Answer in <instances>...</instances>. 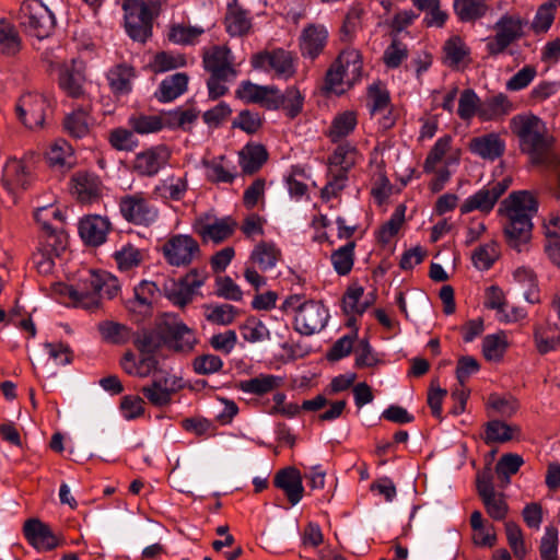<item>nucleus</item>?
Returning <instances> with one entry per match:
<instances>
[{"instance_id": "obj_1", "label": "nucleus", "mask_w": 560, "mask_h": 560, "mask_svg": "<svg viewBox=\"0 0 560 560\" xmlns=\"http://www.w3.org/2000/svg\"><path fill=\"white\" fill-rule=\"evenodd\" d=\"M505 217L503 226L505 242L517 253L528 252L533 236V215L537 212L534 196L521 190L504 199L499 209Z\"/></svg>"}, {"instance_id": "obj_2", "label": "nucleus", "mask_w": 560, "mask_h": 560, "mask_svg": "<svg viewBox=\"0 0 560 560\" xmlns=\"http://www.w3.org/2000/svg\"><path fill=\"white\" fill-rule=\"evenodd\" d=\"M510 127L518 138L521 151L528 155L533 165L547 167L551 163H559L560 154L552 150L553 137L540 118L516 115L511 119Z\"/></svg>"}, {"instance_id": "obj_3", "label": "nucleus", "mask_w": 560, "mask_h": 560, "mask_svg": "<svg viewBox=\"0 0 560 560\" xmlns=\"http://www.w3.org/2000/svg\"><path fill=\"white\" fill-rule=\"evenodd\" d=\"M18 21L21 28L38 39L49 37L56 26L54 13L42 0H24Z\"/></svg>"}, {"instance_id": "obj_4", "label": "nucleus", "mask_w": 560, "mask_h": 560, "mask_svg": "<svg viewBox=\"0 0 560 560\" xmlns=\"http://www.w3.org/2000/svg\"><path fill=\"white\" fill-rule=\"evenodd\" d=\"M527 21L518 13H505L493 25L494 36L487 40V51L490 56L503 54L514 42L525 35Z\"/></svg>"}, {"instance_id": "obj_5", "label": "nucleus", "mask_w": 560, "mask_h": 560, "mask_svg": "<svg viewBox=\"0 0 560 560\" xmlns=\"http://www.w3.org/2000/svg\"><path fill=\"white\" fill-rule=\"evenodd\" d=\"M104 277L89 270L75 284L63 285L60 293L68 296L74 306L86 310L97 308L102 299Z\"/></svg>"}, {"instance_id": "obj_6", "label": "nucleus", "mask_w": 560, "mask_h": 560, "mask_svg": "<svg viewBox=\"0 0 560 560\" xmlns=\"http://www.w3.org/2000/svg\"><path fill=\"white\" fill-rule=\"evenodd\" d=\"M161 319L160 331L164 335V346L182 354L192 352L198 343L194 329L189 328L176 314L165 313Z\"/></svg>"}, {"instance_id": "obj_7", "label": "nucleus", "mask_w": 560, "mask_h": 560, "mask_svg": "<svg viewBox=\"0 0 560 560\" xmlns=\"http://www.w3.org/2000/svg\"><path fill=\"white\" fill-rule=\"evenodd\" d=\"M118 206L121 217L135 225L148 228L159 218V209L150 203L143 192L120 197Z\"/></svg>"}, {"instance_id": "obj_8", "label": "nucleus", "mask_w": 560, "mask_h": 560, "mask_svg": "<svg viewBox=\"0 0 560 560\" xmlns=\"http://www.w3.org/2000/svg\"><path fill=\"white\" fill-rule=\"evenodd\" d=\"M161 250L167 264L174 267H186L200 254L198 242L188 234L172 235Z\"/></svg>"}, {"instance_id": "obj_9", "label": "nucleus", "mask_w": 560, "mask_h": 560, "mask_svg": "<svg viewBox=\"0 0 560 560\" xmlns=\"http://www.w3.org/2000/svg\"><path fill=\"white\" fill-rule=\"evenodd\" d=\"M250 63L254 69L273 71L279 79L287 80L295 73L293 56L283 48L259 51L253 55Z\"/></svg>"}, {"instance_id": "obj_10", "label": "nucleus", "mask_w": 560, "mask_h": 560, "mask_svg": "<svg viewBox=\"0 0 560 560\" xmlns=\"http://www.w3.org/2000/svg\"><path fill=\"white\" fill-rule=\"evenodd\" d=\"M235 96L247 104H258L268 110H276L284 105L282 93L275 85H259L252 81H242Z\"/></svg>"}, {"instance_id": "obj_11", "label": "nucleus", "mask_w": 560, "mask_h": 560, "mask_svg": "<svg viewBox=\"0 0 560 560\" xmlns=\"http://www.w3.org/2000/svg\"><path fill=\"white\" fill-rule=\"evenodd\" d=\"M183 387L182 378L168 372L155 375L150 384L141 388V393L154 407H165L171 404L172 396Z\"/></svg>"}, {"instance_id": "obj_12", "label": "nucleus", "mask_w": 560, "mask_h": 560, "mask_svg": "<svg viewBox=\"0 0 560 560\" xmlns=\"http://www.w3.org/2000/svg\"><path fill=\"white\" fill-rule=\"evenodd\" d=\"M125 11V28L127 34L137 42L145 43L152 35V21L158 15L151 10L135 1V4L121 7Z\"/></svg>"}, {"instance_id": "obj_13", "label": "nucleus", "mask_w": 560, "mask_h": 560, "mask_svg": "<svg viewBox=\"0 0 560 560\" xmlns=\"http://www.w3.org/2000/svg\"><path fill=\"white\" fill-rule=\"evenodd\" d=\"M202 65L209 74L236 79L238 70L235 57L226 45H214L202 49Z\"/></svg>"}, {"instance_id": "obj_14", "label": "nucleus", "mask_w": 560, "mask_h": 560, "mask_svg": "<svg viewBox=\"0 0 560 560\" xmlns=\"http://www.w3.org/2000/svg\"><path fill=\"white\" fill-rule=\"evenodd\" d=\"M237 223L231 217L214 218L210 215L199 217L192 224L194 231L203 242L220 244L231 237L235 232Z\"/></svg>"}, {"instance_id": "obj_15", "label": "nucleus", "mask_w": 560, "mask_h": 560, "mask_svg": "<svg viewBox=\"0 0 560 560\" xmlns=\"http://www.w3.org/2000/svg\"><path fill=\"white\" fill-rule=\"evenodd\" d=\"M171 159L167 147L159 144L136 154L132 161V171L142 177H153L164 168Z\"/></svg>"}, {"instance_id": "obj_16", "label": "nucleus", "mask_w": 560, "mask_h": 560, "mask_svg": "<svg viewBox=\"0 0 560 560\" xmlns=\"http://www.w3.org/2000/svg\"><path fill=\"white\" fill-rule=\"evenodd\" d=\"M47 108V100L35 93L22 95L15 106L19 119L30 129L43 127Z\"/></svg>"}, {"instance_id": "obj_17", "label": "nucleus", "mask_w": 560, "mask_h": 560, "mask_svg": "<svg viewBox=\"0 0 560 560\" xmlns=\"http://www.w3.org/2000/svg\"><path fill=\"white\" fill-rule=\"evenodd\" d=\"M477 490L490 517L495 521L503 520L508 514V504L502 493L494 490L490 470L477 475Z\"/></svg>"}, {"instance_id": "obj_18", "label": "nucleus", "mask_w": 560, "mask_h": 560, "mask_svg": "<svg viewBox=\"0 0 560 560\" xmlns=\"http://www.w3.org/2000/svg\"><path fill=\"white\" fill-rule=\"evenodd\" d=\"M511 179L504 178L501 182L490 184L474 195L469 196L460 206L463 214L478 210L481 212H490L499 198L509 188Z\"/></svg>"}, {"instance_id": "obj_19", "label": "nucleus", "mask_w": 560, "mask_h": 560, "mask_svg": "<svg viewBox=\"0 0 560 560\" xmlns=\"http://www.w3.org/2000/svg\"><path fill=\"white\" fill-rule=\"evenodd\" d=\"M84 63L81 60L72 59L70 63H63L59 69V86L72 98L84 96Z\"/></svg>"}, {"instance_id": "obj_20", "label": "nucleus", "mask_w": 560, "mask_h": 560, "mask_svg": "<svg viewBox=\"0 0 560 560\" xmlns=\"http://www.w3.org/2000/svg\"><path fill=\"white\" fill-rule=\"evenodd\" d=\"M23 533L26 540L38 551H49L59 545V539L50 527L38 518L27 520Z\"/></svg>"}, {"instance_id": "obj_21", "label": "nucleus", "mask_w": 560, "mask_h": 560, "mask_svg": "<svg viewBox=\"0 0 560 560\" xmlns=\"http://www.w3.org/2000/svg\"><path fill=\"white\" fill-rule=\"evenodd\" d=\"M120 366L128 375L139 378L155 376L162 372L155 355L140 353L137 357L131 351L122 355Z\"/></svg>"}, {"instance_id": "obj_22", "label": "nucleus", "mask_w": 560, "mask_h": 560, "mask_svg": "<svg viewBox=\"0 0 560 560\" xmlns=\"http://www.w3.org/2000/svg\"><path fill=\"white\" fill-rule=\"evenodd\" d=\"M71 192L82 203H92L102 195V182L98 176L79 172L71 178Z\"/></svg>"}, {"instance_id": "obj_23", "label": "nucleus", "mask_w": 560, "mask_h": 560, "mask_svg": "<svg viewBox=\"0 0 560 560\" xmlns=\"http://www.w3.org/2000/svg\"><path fill=\"white\" fill-rule=\"evenodd\" d=\"M276 488L283 491L291 505H296L303 498L304 488L300 471L294 467H285L276 472L273 478Z\"/></svg>"}, {"instance_id": "obj_24", "label": "nucleus", "mask_w": 560, "mask_h": 560, "mask_svg": "<svg viewBox=\"0 0 560 560\" xmlns=\"http://www.w3.org/2000/svg\"><path fill=\"white\" fill-rule=\"evenodd\" d=\"M110 223L107 218L94 214L88 215L80 221L79 234L88 245L100 246L107 237Z\"/></svg>"}, {"instance_id": "obj_25", "label": "nucleus", "mask_w": 560, "mask_h": 560, "mask_svg": "<svg viewBox=\"0 0 560 560\" xmlns=\"http://www.w3.org/2000/svg\"><path fill=\"white\" fill-rule=\"evenodd\" d=\"M159 289L152 281L143 280L133 289V298L126 301V308L139 315H149Z\"/></svg>"}, {"instance_id": "obj_26", "label": "nucleus", "mask_w": 560, "mask_h": 560, "mask_svg": "<svg viewBox=\"0 0 560 560\" xmlns=\"http://www.w3.org/2000/svg\"><path fill=\"white\" fill-rule=\"evenodd\" d=\"M334 65L342 72V74L346 77V80L350 82V84L354 85L361 80L363 60L359 50L354 48L342 50Z\"/></svg>"}, {"instance_id": "obj_27", "label": "nucleus", "mask_w": 560, "mask_h": 560, "mask_svg": "<svg viewBox=\"0 0 560 560\" xmlns=\"http://www.w3.org/2000/svg\"><path fill=\"white\" fill-rule=\"evenodd\" d=\"M469 149L485 160L494 161L503 154L505 143L497 133H488L471 139Z\"/></svg>"}, {"instance_id": "obj_28", "label": "nucleus", "mask_w": 560, "mask_h": 560, "mask_svg": "<svg viewBox=\"0 0 560 560\" xmlns=\"http://www.w3.org/2000/svg\"><path fill=\"white\" fill-rule=\"evenodd\" d=\"M189 77L184 72L171 74L162 80L155 92L161 103H168L183 95L188 85Z\"/></svg>"}, {"instance_id": "obj_29", "label": "nucleus", "mask_w": 560, "mask_h": 560, "mask_svg": "<svg viewBox=\"0 0 560 560\" xmlns=\"http://www.w3.org/2000/svg\"><path fill=\"white\" fill-rule=\"evenodd\" d=\"M31 176L24 163L18 159H10L3 168V184L10 191L26 189Z\"/></svg>"}, {"instance_id": "obj_30", "label": "nucleus", "mask_w": 560, "mask_h": 560, "mask_svg": "<svg viewBox=\"0 0 560 560\" xmlns=\"http://www.w3.org/2000/svg\"><path fill=\"white\" fill-rule=\"evenodd\" d=\"M361 160L357 148L346 142L338 145L328 158V168L342 171L346 175Z\"/></svg>"}, {"instance_id": "obj_31", "label": "nucleus", "mask_w": 560, "mask_h": 560, "mask_svg": "<svg viewBox=\"0 0 560 560\" xmlns=\"http://www.w3.org/2000/svg\"><path fill=\"white\" fill-rule=\"evenodd\" d=\"M206 177L212 183L231 184L236 177V167L225 156H219L211 161H205Z\"/></svg>"}, {"instance_id": "obj_32", "label": "nucleus", "mask_w": 560, "mask_h": 560, "mask_svg": "<svg viewBox=\"0 0 560 560\" xmlns=\"http://www.w3.org/2000/svg\"><path fill=\"white\" fill-rule=\"evenodd\" d=\"M161 328L162 319L160 317L151 330H145L135 337L133 345L140 353L154 355L164 346V335L160 331Z\"/></svg>"}, {"instance_id": "obj_33", "label": "nucleus", "mask_w": 560, "mask_h": 560, "mask_svg": "<svg viewBox=\"0 0 560 560\" xmlns=\"http://www.w3.org/2000/svg\"><path fill=\"white\" fill-rule=\"evenodd\" d=\"M282 378L270 374H260L256 377L241 381L237 388L246 394L265 395L278 388Z\"/></svg>"}, {"instance_id": "obj_34", "label": "nucleus", "mask_w": 560, "mask_h": 560, "mask_svg": "<svg viewBox=\"0 0 560 560\" xmlns=\"http://www.w3.org/2000/svg\"><path fill=\"white\" fill-rule=\"evenodd\" d=\"M357 125V113L353 110H346L334 117L330 127L326 131V136L332 142H338L339 140L352 133Z\"/></svg>"}, {"instance_id": "obj_35", "label": "nucleus", "mask_w": 560, "mask_h": 560, "mask_svg": "<svg viewBox=\"0 0 560 560\" xmlns=\"http://www.w3.org/2000/svg\"><path fill=\"white\" fill-rule=\"evenodd\" d=\"M281 256V250L273 243L260 242L254 247L250 260L258 265L262 271H266L276 267Z\"/></svg>"}, {"instance_id": "obj_36", "label": "nucleus", "mask_w": 560, "mask_h": 560, "mask_svg": "<svg viewBox=\"0 0 560 560\" xmlns=\"http://www.w3.org/2000/svg\"><path fill=\"white\" fill-rule=\"evenodd\" d=\"M224 22L226 32L231 36H244L252 28L248 13L236 4L229 5Z\"/></svg>"}, {"instance_id": "obj_37", "label": "nucleus", "mask_w": 560, "mask_h": 560, "mask_svg": "<svg viewBox=\"0 0 560 560\" xmlns=\"http://www.w3.org/2000/svg\"><path fill=\"white\" fill-rule=\"evenodd\" d=\"M202 34H205V28L201 26L176 23L170 26L167 39L176 45L192 46L199 43Z\"/></svg>"}, {"instance_id": "obj_38", "label": "nucleus", "mask_w": 560, "mask_h": 560, "mask_svg": "<svg viewBox=\"0 0 560 560\" xmlns=\"http://www.w3.org/2000/svg\"><path fill=\"white\" fill-rule=\"evenodd\" d=\"M268 153L261 144H248L240 152V165L244 173L257 172L267 161Z\"/></svg>"}, {"instance_id": "obj_39", "label": "nucleus", "mask_w": 560, "mask_h": 560, "mask_svg": "<svg viewBox=\"0 0 560 560\" xmlns=\"http://www.w3.org/2000/svg\"><path fill=\"white\" fill-rule=\"evenodd\" d=\"M453 7L462 22H475L482 19L489 10L486 0H454Z\"/></svg>"}, {"instance_id": "obj_40", "label": "nucleus", "mask_w": 560, "mask_h": 560, "mask_svg": "<svg viewBox=\"0 0 560 560\" xmlns=\"http://www.w3.org/2000/svg\"><path fill=\"white\" fill-rule=\"evenodd\" d=\"M65 130L73 138L81 139L90 131L89 109L80 106L68 114L63 120Z\"/></svg>"}, {"instance_id": "obj_41", "label": "nucleus", "mask_w": 560, "mask_h": 560, "mask_svg": "<svg viewBox=\"0 0 560 560\" xmlns=\"http://www.w3.org/2000/svg\"><path fill=\"white\" fill-rule=\"evenodd\" d=\"M40 246L38 248L59 256L68 245V236L60 226L43 230L40 234Z\"/></svg>"}, {"instance_id": "obj_42", "label": "nucleus", "mask_w": 560, "mask_h": 560, "mask_svg": "<svg viewBox=\"0 0 560 560\" xmlns=\"http://www.w3.org/2000/svg\"><path fill=\"white\" fill-rule=\"evenodd\" d=\"M135 77L133 68L118 65L109 70L107 79L110 89L116 94H127L131 91V81Z\"/></svg>"}, {"instance_id": "obj_43", "label": "nucleus", "mask_w": 560, "mask_h": 560, "mask_svg": "<svg viewBox=\"0 0 560 560\" xmlns=\"http://www.w3.org/2000/svg\"><path fill=\"white\" fill-rule=\"evenodd\" d=\"M365 14L364 8L360 3H353L347 11L340 27L341 40L350 42L362 28V19Z\"/></svg>"}, {"instance_id": "obj_44", "label": "nucleus", "mask_w": 560, "mask_h": 560, "mask_svg": "<svg viewBox=\"0 0 560 560\" xmlns=\"http://www.w3.org/2000/svg\"><path fill=\"white\" fill-rule=\"evenodd\" d=\"M188 190V183L185 176H170L163 179L156 187L155 191L164 199L179 201L184 198Z\"/></svg>"}, {"instance_id": "obj_45", "label": "nucleus", "mask_w": 560, "mask_h": 560, "mask_svg": "<svg viewBox=\"0 0 560 560\" xmlns=\"http://www.w3.org/2000/svg\"><path fill=\"white\" fill-rule=\"evenodd\" d=\"M132 131L139 135H149L161 131L165 124L159 115L133 114L128 118Z\"/></svg>"}, {"instance_id": "obj_46", "label": "nucleus", "mask_w": 560, "mask_h": 560, "mask_svg": "<svg viewBox=\"0 0 560 560\" xmlns=\"http://www.w3.org/2000/svg\"><path fill=\"white\" fill-rule=\"evenodd\" d=\"M21 47V37L14 25L3 19L0 20V51L7 56H14Z\"/></svg>"}, {"instance_id": "obj_47", "label": "nucleus", "mask_w": 560, "mask_h": 560, "mask_svg": "<svg viewBox=\"0 0 560 560\" xmlns=\"http://www.w3.org/2000/svg\"><path fill=\"white\" fill-rule=\"evenodd\" d=\"M47 161L51 166L71 167L74 163L72 147L63 139L55 141L47 152Z\"/></svg>"}, {"instance_id": "obj_48", "label": "nucleus", "mask_w": 560, "mask_h": 560, "mask_svg": "<svg viewBox=\"0 0 560 560\" xmlns=\"http://www.w3.org/2000/svg\"><path fill=\"white\" fill-rule=\"evenodd\" d=\"M517 431V427L509 425L499 420H492L486 424L483 440L486 444L505 443L511 441Z\"/></svg>"}, {"instance_id": "obj_49", "label": "nucleus", "mask_w": 560, "mask_h": 560, "mask_svg": "<svg viewBox=\"0 0 560 560\" xmlns=\"http://www.w3.org/2000/svg\"><path fill=\"white\" fill-rule=\"evenodd\" d=\"M557 2L548 1L540 4L532 21V30L536 34L547 33L556 18Z\"/></svg>"}, {"instance_id": "obj_50", "label": "nucleus", "mask_w": 560, "mask_h": 560, "mask_svg": "<svg viewBox=\"0 0 560 560\" xmlns=\"http://www.w3.org/2000/svg\"><path fill=\"white\" fill-rule=\"evenodd\" d=\"M117 267L121 271H128L138 267L143 260L142 252L128 243L114 253Z\"/></svg>"}, {"instance_id": "obj_51", "label": "nucleus", "mask_w": 560, "mask_h": 560, "mask_svg": "<svg viewBox=\"0 0 560 560\" xmlns=\"http://www.w3.org/2000/svg\"><path fill=\"white\" fill-rule=\"evenodd\" d=\"M508 348L506 335L503 331L488 335L482 341V352L487 360L499 361Z\"/></svg>"}, {"instance_id": "obj_52", "label": "nucleus", "mask_w": 560, "mask_h": 560, "mask_svg": "<svg viewBox=\"0 0 560 560\" xmlns=\"http://www.w3.org/2000/svg\"><path fill=\"white\" fill-rule=\"evenodd\" d=\"M368 106L371 116H377V114L387 112L389 94L380 83L370 85L368 90Z\"/></svg>"}, {"instance_id": "obj_53", "label": "nucleus", "mask_w": 560, "mask_h": 560, "mask_svg": "<svg viewBox=\"0 0 560 560\" xmlns=\"http://www.w3.org/2000/svg\"><path fill=\"white\" fill-rule=\"evenodd\" d=\"M326 176L327 183L320 190V198L324 201H329L330 199L338 197V195L346 187L348 175H346L342 171L328 168Z\"/></svg>"}, {"instance_id": "obj_54", "label": "nucleus", "mask_w": 560, "mask_h": 560, "mask_svg": "<svg viewBox=\"0 0 560 560\" xmlns=\"http://www.w3.org/2000/svg\"><path fill=\"white\" fill-rule=\"evenodd\" d=\"M351 86L353 85L346 80V77L342 74V72L332 63L326 73L325 84L322 89V92L325 95H341Z\"/></svg>"}, {"instance_id": "obj_55", "label": "nucleus", "mask_w": 560, "mask_h": 560, "mask_svg": "<svg viewBox=\"0 0 560 560\" xmlns=\"http://www.w3.org/2000/svg\"><path fill=\"white\" fill-rule=\"evenodd\" d=\"M362 287L349 288L342 299V308L346 315H362L369 307L368 301L361 302L363 296Z\"/></svg>"}, {"instance_id": "obj_56", "label": "nucleus", "mask_w": 560, "mask_h": 560, "mask_svg": "<svg viewBox=\"0 0 560 560\" xmlns=\"http://www.w3.org/2000/svg\"><path fill=\"white\" fill-rule=\"evenodd\" d=\"M102 337L112 343H125L131 336V330L126 325L115 322H103L98 325Z\"/></svg>"}, {"instance_id": "obj_57", "label": "nucleus", "mask_w": 560, "mask_h": 560, "mask_svg": "<svg viewBox=\"0 0 560 560\" xmlns=\"http://www.w3.org/2000/svg\"><path fill=\"white\" fill-rule=\"evenodd\" d=\"M346 406L345 399L329 402L324 395H317V420L332 421L342 415Z\"/></svg>"}, {"instance_id": "obj_58", "label": "nucleus", "mask_w": 560, "mask_h": 560, "mask_svg": "<svg viewBox=\"0 0 560 560\" xmlns=\"http://www.w3.org/2000/svg\"><path fill=\"white\" fill-rule=\"evenodd\" d=\"M237 314V310L231 304L207 306L206 310L207 320L223 326L232 324Z\"/></svg>"}, {"instance_id": "obj_59", "label": "nucleus", "mask_w": 560, "mask_h": 560, "mask_svg": "<svg viewBox=\"0 0 560 560\" xmlns=\"http://www.w3.org/2000/svg\"><path fill=\"white\" fill-rule=\"evenodd\" d=\"M243 338L248 342H260L270 338V331L267 326L255 317H249L241 326Z\"/></svg>"}, {"instance_id": "obj_60", "label": "nucleus", "mask_w": 560, "mask_h": 560, "mask_svg": "<svg viewBox=\"0 0 560 560\" xmlns=\"http://www.w3.org/2000/svg\"><path fill=\"white\" fill-rule=\"evenodd\" d=\"M185 65L186 58L184 55L161 51L154 56L153 61L151 62V68L154 72H166L184 67Z\"/></svg>"}, {"instance_id": "obj_61", "label": "nucleus", "mask_w": 560, "mask_h": 560, "mask_svg": "<svg viewBox=\"0 0 560 560\" xmlns=\"http://www.w3.org/2000/svg\"><path fill=\"white\" fill-rule=\"evenodd\" d=\"M354 243H348L331 254V262L337 273L348 275L353 266Z\"/></svg>"}, {"instance_id": "obj_62", "label": "nucleus", "mask_w": 560, "mask_h": 560, "mask_svg": "<svg viewBox=\"0 0 560 560\" xmlns=\"http://www.w3.org/2000/svg\"><path fill=\"white\" fill-rule=\"evenodd\" d=\"M444 52L447 63L457 66L469 55V48L460 37L453 36L446 40Z\"/></svg>"}, {"instance_id": "obj_63", "label": "nucleus", "mask_w": 560, "mask_h": 560, "mask_svg": "<svg viewBox=\"0 0 560 560\" xmlns=\"http://www.w3.org/2000/svg\"><path fill=\"white\" fill-rule=\"evenodd\" d=\"M294 329L300 335L312 336L315 332V303H308L294 316Z\"/></svg>"}, {"instance_id": "obj_64", "label": "nucleus", "mask_w": 560, "mask_h": 560, "mask_svg": "<svg viewBox=\"0 0 560 560\" xmlns=\"http://www.w3.org/2000/svg\"><path fill=\"white\" fill-rule=\"evenodd\" d=\"M541 560H558V529L547 526L539 545Z\"/></svg>"}]
</instances>
